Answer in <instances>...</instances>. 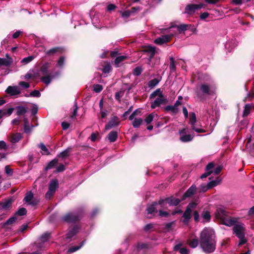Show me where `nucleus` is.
<instances>
[{
  "instance_id": "f257e3e1",
  "label": "nucleus",
  "mask_w": 254,
  "mask_h": 254,
  "mask_svg": "<svg viewBox=\"0 0 254 254\" xmlns=\"http://www.w3.org/2000/svg\"><path fill=\"white\" fill-rule=\"evenodd\" d=\"M215 216L223 224L229 227L234 226L233 232L238 238L245 236L244 224L238 222L237 218L230 216L229 213L224 208H218L215 213Z\"/></svg>"
},
{
  "instance_id": "f03ea898",
  "label": "nucleus",
  "mask_w": 254,
  "mask_h": 254,
  "mask_svg": "<svg viewBox=\"0 0 254 254\" xmlns=\"http://www.w3.org/2000/svg\"><path fill=\"white\" fill-rule=\"evenodd\" d=\"M200 246L206 253L213 252L216 248V237L214 230L210 228H205L200 234Z\"/></svg>"
},
{
  "instance_id": "7ed1b4c3",
  "label": "nucleus",
  "mask_w": 254,
  "mask_h": 254,
  "mask_svg": "<svg viewBox=\"0 0 254 254\" xmlns=\"http://www.w3.org/2000/svg\"><path fill=\"white\" fill-rule=\"evenodd\" d=\"M150 98H155L151 103V108L155 109L161 105H166L168 103L167 97L165 96L160 89H157L153 92L150 95Z\"/></svg>"
},
{
  "instance_id": "20e7f679",
  "label": "nucleus",
  "mask_w": 254,
  "mask_h": 254,
  "mask_svg": "<svg viewBox=\"0 0 254 254\" xmlns=\"http://www.w3.org/2000/svg\"><path fill=\"white\" fill-rule=\"evenodd\" d=\"M215 90L213 85H208L206 83L201 84L197 91V96L198 98H201L202 95H212Z\"/></svg>"
},
{
  "instance_id": "39448f33",
  "label": "nucleus",
  "mask_w": 254,
  "mask_h": 254,
  "mask_svg": "<svg viewBox=\"0 0 254 254\" xmlns=\"http://www.w3.org/2000/svg\"><path fill=\"white\" fill-rule=\"evenodd\" d=\"M190 122L192 129L194 130L195 132L198 133L205 132V129L202 128L201 126L197 122L195 114L194 113H191L190 114Z\"/></svg>"
},
{
  "instance_id": "423d86ee",
  "label": "nucleus",
  "mask_w": 254,
  "mask_h": 254,
  "mask_svg": "<svg viewBox=\"0 0 254 254\" xmlns=\"http://www.w3.org/2000/svg\"><path fill=\"white\" fill-rule=\"evenodd\" d=\"M80 216V214L76 211L70 212L65 215L62 218V219L63 221L68 223L74 222L78 220Z\"/></svg>"
},
{
  "instance_id": "0eeeda50",
  "label": "nucleus",
  "mask_w": 254,
  "mask_h": 254,
  "mask_svg": "<svg viewBox=\"0 0 254 254\" xmlns=\"http://www.w3.org/2000/svg\"><path fill=\"white\" fill-rule=\"evenodd\" d=\"M80 229L79 227L75 226L73 228L69 229L68 232L65 235L64 239L66 243L70 242L72 238L76 235V234L79 232Z\"/></svg>"
},
{
  "instance_id": "6e6552de",
  "label": "nucleus",
  "mask_w": 254,
  "mask_h": 254,
  "mask_svg": "<svg viewBox=\"0 0 254 254\" xmlns=\"http://www.w3.org/2000/svg\"><path fill=\"white\" fill-rule=\"evenodd\" d=\"M204 5L202 3L198 4H190L186 6L185 8V13L191 15L193 14L195 10L203 7Z\"/></svg>"
},
{
  "instance_id": "1a4fd4ad",
  "label": "nucleus",
  "mask_w": 254,
  "mask_h": 254,
  "mask_svg": "<svg viewBox=\"0 0 254 254\" xmlns=\"http://www.w3.org/2000/svg\"><path fill=\"white\" fill-rule=\"evenodd\" d=\"M163 206V204L161 201H159L158 203L154 202L152 204L149 205L147 208V215H150L151 216H148L147 217L149 218H152V216L154 215V213L157 212V209L158 206Z\"/></svg>"
},
{
  "instance_id": "9d476101",
  "label": "nucleus",
  "mask_w": 254,
  "mask_h": 254,
  "mask_svg": "<svg viewBox=\"0 0 254 254\" xmlns=\"http://www.w3.org/2000/svg\"><path fill=\"white\" fill-rule=\"evenodd\" d=\"M175 34V33H171L168 35H163L154 41V43L158 45H162L169 42L171 38Z\"/></svg>"
},
{
  "instance_id": "9b49d317",
  "label": "nucleus",
  "mask_w": 254,
  "mask_h": 254,
  "mask_svg": "<svg viewBox=\"0 0 254 254\" xmlns=\"http://www.w3.org/2000/svg\"><path fill=\"white\" fill-rule=\"evenodd\" d=\"M22 137V134L19 132L11 133L8 137L9 141L12 143L18 142Z\"/></svg>"
},
{
  "instance_id": "f8f14e48",
  "label": "nucleus",
  "mask_w": 254,
  "mask_h": 254,
  "mask_svg": "<svg viewBox=\"0 0 254 254\" xmlns=\"http://www.w3.org/2000/svg\"><path fill=\"white\" fill-rule=\"evenodd\" d=\"M180 134V140L182 142H189L191 141L193 136L190 134H186V129L184 128L179 131Z\"/></svg>"
},
{
  "instance_id": "ddd939ff",
  "label": "nucleus",
  "mask_w": 254,
  "mask_h": 254,
  "mask_svg": "<svg viewBox=\"0 0 254 254\" xmlns=\"http://www.w3.org/2000/svg\"><path fill=\"white\" fill-rule=\"evenodd\" d=\"M180 201L181 200L179 199L171 197L167 198L164 200H162L161 202L163 204V206L165 203H168L171 206H176L180 202Z\"/></svg>"
},
{
  "instance_id": "4468645a",
  "label": "nucleus",
  "mask_w": 254,
  "mask_h": 254,
  "mask_svg": "<svg viewBox=\"0 0 254 254\" xmlns=\"http://www.w3.org/2000/svg\"><path fill=\"white\" fill-rule=\"evenodd\" d=\"M119 124V119L117 117L113 118L105 126V129L109 130L117 126Z\"/></svg>"
},
{
  "instance_id": "2eb2a0df",
  "label": "nucleus",
  "mask_w": 254,
  "mask_h": 254,
  "mask_svg": "<svg viewBox=\"0 0 254 254\" xmlns=\"http://www.w3.org/2000/svg\"><path fill=\"white\" fill-rule=\"evenodd\" d=\"M175 27H176L180 31H186L187 29H190L191 31L193 32L196 29L193 26H192L190 24L189 25V24H181L180 25L174 26H172V27L174 28Z\"/></svg>"
},
{
  "instance_id": "dca6fc26",
  "label": "nucleus",
  "mask_w": 254,
  "mask_h": 254,
  "mask_svg": "<svg viewBox=\"0 0 254 254\" xmlns=\"http://www.w3.org/2000/svg\"><path fill=\"white\" fill-rule=\"evenodd\" d=\"M6 93L11 95H16L20 93L19 88L17 86H8L6 91Z\"/></svg>"
},
{
  "instance_id": "f3484780",
  "label": "nucleus",
  "mask_w": 254,
  "mask_h": 254,
  "mask_svg": "<svg viewBox=\"0 0 254 254\" xmlns=\"http://www.w3.org/2000/svg\"><path fill=\"white\" fill-rule=\"evenodd\" d=\"M33 194L31 191H30L26 194V195L24 197V200L26 202H27L29 204L32 205H35L36 204H37V202L35 201H33Z\"/></svg>"
},
{
  "instance_id": "a211bd4d",
  "label": "nucleus",
  "mask_w": 254,
  "mask_h": 254,
  "mask_svg": "<svg viewBox=\"0 0 254 254\" xmlns=\"http://www.w3.org/2000/svg\"><path fill=\"white\" fill-rule=\"evenodd\" d=\"M196 190V186L195 185H192L185 192L182 200L185 199L187 197H190L192 196L195 192Z\"/></svg>"
},
{
  "instance_id": "6ab92c4d",
  "label": "nucleus",
  "mask_w": 254,
  "mask_h": 254,
  "mask_svg": "<svg viewBox=\"0 0 254 254\" xmlns=\"http://www.w3.org/2000/svg\"><path fill=\"white\" fill-rule=\"evenodd\" d=\"M24 131L26 133H30L32 128L34 127V126L29 125L28 120L26 118H24Z\"/></svg>"
},
{
  "instance_id": "aec40b11",
  "label": "nucleus",
  "mask_w": 254,
  "mask_h": 254,
  "mask_svg": "<svg viewBox=\"0 0 254 254\" xmlns=\"http://www.w3.org/2000/svg\"><path fill=\"white\" fill-rule=\"evenodd\" d=\"M59 187V183L57 180H53L51 181L49 186V190L55 193L56 190Z\"/></svg>"
},
{
  "instance_id": "412c9836",
  "label": "nucleus",
  "mask_w": 254,
  "mask_h": 254,
  "mask_svg": "<svg viewBox=\"0 0 254 254\" xmlns=\"http://www.w3.org/2000/svg\"><path fill=\"white\" fill-rule=\"evenodd\" d=\"M191 212L190 211V208H187L186 211L183 214V222L185 224H188L189 222V220L191 217Z\"/></svg>"
},
{
  "instance_id": "4be33fe9",
  "label": "nucleus",
  "mask_w": 254,
  "mask_h": 254,
  "mask_svg": "<svg viewBox=\"0 0 254 254\" xmlns=\"http://www.w3.org/2000/svg\"><path fill=\"white\" fill-rule=\"evenodd\" d=\"M136 10H139V7H133L131 10H127L124 12H121L122 16L124 18H128L132 13Z\"/></svg>"
},
{
  "instance_id": "5701e85b",
  "label": "nucleus",
  "mask_w": 254,
  "mask_h": 254,
  "mask_svg": "<svg viewBox=\"0 0 254 254\" xmlns=\"http://www.w3.org/2000/svg\"><path fill=\"white\" fill-rule=\"evenodd\" d=\"M38 72H35L34 70H30L24 76V78L26 79H29L30 78H34L37 76Z\"/></svg>"
},
{
  "instance_id": "b1692460",
  "label": "nucleus",
  "mask_w": 254,
  "mask_h": 254,
  "mask_svg": "<svg viewBox=\"0 0 254 254\" xmlns=\"http://www.w3.org/2000/svg\"><path fill=\"white\" fill-rule=\"evenodd\" d=\"M16 110V115L21 116L24 115L27 111V109L23 106H18L15 108Z\"/></svg>"
},
{
  "instance_id": "393cba45",
  "label": "nucleus",
  "mask_w": 254,
  "mask_h": 254,
  "mask_svg": "<svg viewBox=\"0 0 254 254\" xmlns=\"http://www.w3.org/2000/svg\"><path fill=\"white\" fill-rule=\"evenodd\" d=\"M181 245H177L174 247V250L179 251L181 254H188L189 250L186 248H181Z\"/></svg>"
},
{
  "instance_id": "a878e982",
  "label": "nucleus",
  "mask_w": 254,
  "mask_h": 254,
  "mask_svg": "<svg viewBox=\"0 0 254 254\" xmlns=\"http://www.w3.org/2000/svg\"><path fill=\"white\" fill-rule=\"evenodd\" d=\"M53 78V76H52L50 74H48V75H44L43 77H42L41 78V80L43 83H44L45 84L48 85L51 83Z\"/></svg>"
},
{
  "instance_id": "bb28decb",
  "label": "nucleus",
  "mask_w": 254,
  "mask_h": 254,
  "mask_svg": "<svg viewBox=\"0 0 254 254\" xmlns=\"http://www.w3.org/2000/svg\"><path fill=\"white\" fill-rule=\"evenodd\" d=\"M118 136V133L117 131H112L108 135V138L110 142H115Z\"/></svg>"
},
{
  "instance_id": "cd10ccee",
  "label": "nucleus",
  "mask_w": 254,
  "mask_h": 254,
  "mask_svg": "<svg viewBox=\"0 0 254 254\" xmlns=\"http://www.w3.org/2000/svg\"><path fill=\"white\" fill-rule=\"evenodd\" d=\"M158 115L155 113H152L149 114L145 119V122L147 124H150L151 122L153 121V119L156 117L157 118Z\"/></svg>"
},
{
  "instance_id": "c85d7f7f",
  "label": "nucleus",
  "mask_w": 254,
  "mask_h": 254,
  "mask_svg": "<svg viewBox=\"0 0 254 254\" xmlns=\"http://www.w3.org/2000/svg\"><path fill=\"white\" fill-rule=\"evenodd\" d=\"M50 67L49 64L46 63L43 64L40 68V71L42 72L43 75H46L48 74V69Z\"/></svg>"
},
{
  "instance_id": "c756f323",
  "label": "nucleus",
  "mask_w": 254,
  "mask_h": 254,
  "mask_svg": "<svg viewBox=\"0 0 254 254\" xmlns=\"http://www.w3.org/2000/svg\"><path fill=\"white\" fill-rule=\"evenodd\" d=\"M165 110L167 112H171L174 114H176L178 112V108H176L175 106H167L165 107Z\"/></svg>"
},
{
  "instance_id": "7c9ffc66",
  "label": "nucleus",
  "mask_w": 254,
  "mask_h": 254,
  "mask_svg": "<svg viewBox=\"0 0 254 254\" xmlns=\"http://www.w3.org/2000/svg\"><path fill=\"white\" fill-rule=\"evenodd\" d=\"M127 57L126 56H120L116 58L115 60V64L116 67H119V64L126 59H127Z\"/></svg>"
},
{
  "instance_id": "2f4dec72",
  "label": "nucleus",
  "mask_w": 254,
  "mask_h": 254,
  "mask_svg": "<svg viewBox=\"0 0 254 254\" xmlns=\"http://www.w3.org/2000/svg\"><path fill=\"white\" fill-rule=\"evenodd\" d=\"M221 181V179L219 177L217 178L216 180L211 181L208 183V188H212L215 186H216L217 185L219 184Z\"/></svg>"
},
{
  "instance_id": "473e14b6",
  "label": "nucleus",
  "mask_w": 254,
  "mask_h": 254,
  "mask_svg": "<svg viewBox=\"0 0 254 254\" xmlns=\"http://www.w3.org/2000/svg\"><path fill=\"white\" fill-rule=\"evenodd\" d=\"M84 244H85V241H82L81 243L80 246H75V247H72L70 248H69L67 252L71 253H73L74 252H76V251L79 250L84 245Z\"/></svg>"
},
{
  "instance_id": "72a5a7b5",
  "label": "nucleus",
  "mask_w": 254,
  "mask_h": 254,
  "mask_svg": "<svg viewBox=\"0 0 254 254\" xmlns=\"http://www.w3.org/2000/svg\"><path fill=\"white\" fill-rule=\"evenodd\" d=\"M39 147L42 150V153L43 155H49L50 154V152L47 147L43 144L40 143L39 144Z\"/></svg>"
},
{
  "instance_id": "f704fd0d",
  "label": "nucleus",
  "mask_w": 254,
  "mask_h": 254,
  "mask_svg": "<svg viewBox=\"0 0 254 254\" xmlns=\"http://www.w3.org/2000/svg\"><path fill=\"white\" fill-rule=\"evenodd\" d=\"M201 217L206 222L209 221L211 217L210 213L208 211H203L201 214Z\"/></svg>"
},
{
  "instance_id": "c9c22d12",
  "label": "nucleus",
  "mask_w": 254,
  "mask_h": 254,
  "mask_svg": "<svg viewBox=\"0 0 254 254\" xmlns=\"http://www.w3.org/2000/svg\"><path fill=\"white\" fill-rule=\"evenodd\" d=\"M11 64L10 59H6L0 58V65L8 66Z\"/></svg>"
},
{
  "instance_id": "e433bc0d",
  "label": "nucleus",
  "mask_w": 254,
  "mask_h": 254,
  "mask_svg": "<svg viewBox=\"0 0 254 254\" xmlns=\"http://www.w3.org/2000/svg\"><path fill=\"white\" fill-rule=\"evenodd\" d=\"M234 42L233 41H228L226 43L225 47L229 52H230L235 47L234 45Z\"/></svg>"
},
{
  "instance_id": "4c0bfd02",
  "label": "nucleus",
  "mask_w": 254,
  "mask_h": 254,
  "mask_svg": "<svg viewBox=\"0 0 254 254\" xmlns=\"http://www.w3.org/2000/svg\"><path fill=\"white\" fill-rule=\"evenodd\" d=\"M142 123L141 118H135L132 123V125L134 127H138Z\"/></svg>"
},
{
  "instance_id": "58836bf2",
  "label": "nucleus",
  "mask_w": 254,
  "mask_h": 254,
  "mask_svg": "<svg viewBox=\"0 0 254 254\" xmlns=\"http://www.w3.org/2000/svg\"><path fill=\"white\" fill-rule=\"evenodd\" d=\"M159 83V80L157 79L154 78L149 81L148 85L150 88H153L156 86Z\"/></svg>"
},
{
  "instance_id": "ea45409f",
  "label": "nucleus",
  "mask_w": 254,
  "mask_h": 254,
  "mask_svg": "<svg viewBox=\"0 0 254 254\" xmlns=\"http://www.w3.org/2000/svg\"><path fill=\"white\" fill-rule=\"evenodd\" d=\"M12 202V200L11 199H9L8 200L3 202L2 203V208L3 209H8L10 207Z\"/></svg>"
},
{
  "instance_id": "a19ab883",
  "label": "nucleus",
  "mask_w": 254,
  "mask_h": 254,
  "mask_svg": "<svg viewBox=\"0 0 254 254\" xmlns=\"http://www.w3.org/2000/svg\"><path fill=\"white\" fill-rule=\"evenodd\" d=\"M58 161L57 159H54L49 163L46 167V169L48 170L52 168L58 164Z\"/></svg>"
},
{
  "instance_id": "79ce46f5",
  "label": "nucleus",
  "mask_w": 254,
  "mask_h": 254,
  "mask_svg": "<svg viewBox=\"0 0 254 254\" xmlns=\"http://www.w3.org/2000/svg\"><path fill=\"white\" fill-rule=\"evenodd\" d=\"M112 69V67L110 64H106L102 69V71L104 73H109Z\"/></svg>"
},
{
  "instance_id": "37998d69",
  "label": "nucleus",
  "mask_w": 254,
  "mask_h": 254,
  "mask_svg": "<svg viewBox=\"0 0 254 254\" xmlns=\"http://www.w3.org/2000/svg\"><path fill=\"white\" fill-rule=\"evenodd\" d=\"M34 59V57L33 56H28L23 59L21 61V63L24 64H27L31 62Z\"/></svg>"
},
{
  "instance_id": "c03bdc74",
  "label": "nucleus",
  "mask_w": 254,
  "mask_h": 254,
  "mask_svg": "<svg viewBox=\"0 0 254 254\" xmlns=\"http://www.w3.org/2000/svg\"><path fill=\"white\" fill-rule=\"evenodd\" d=\"M251 109V106L250 104H246L245 107V109L243 113V116H247L250 113Z\"/></svg>"
},
{
  "instance_id": "a18cd8bd",
  "label": "nucleus",
  "mask_w": 254,
  "mask_h": 254,
  "mask_svg": "<svg viewBox=\"0 0 254 254\" xmlns=\"http://www.w3.org/2000/svg\"><path fill=\"white\" fill-rule=\"evenodd\" d=\"M68 155H69V149H67L64 150L62 152H61L58 155V156L60 158H62L63 159V158H64L67 157Z\"/></svg>"
},
{
  "instance_id": "49530a36",
  "label": "nucleus",
  "mask_w": 254,
  "mask_h": 254,
  "mask_svg": "<svg viewBox=\"0 0 254 254\" xmlns=\"http://www.w3.org/2000/svg\"><path fill=\"white\" fill-rule=\"evenodd\" d=\"M198 244V241L197 239H194L190 240L189 242L190 246L192 248H195Z\"/></svg>"
},
{
  "instance_id": "de8ad7c7",
  "label": "nucleus",
  "mask_w": 254,
  "mask_h": 254,
  "mask_svg": "<svg viewBox=\"0 0 254 254\" xmlns=\"http://www.w3.org/2000/svg\"><path fill=\"white\" fill-rule=\"evenodd\" d=\"M170 69L171 72H173L176 69V66L175 64V60L173 57H171L170 58Z\"/></svg>"
},
{
  "instance_id": "09e8293b",
  "label": "nucleus",
  "mask_w": 254,
  "mask_h": 254,
  "mask_svg": "<svg viewBox=\"0 0 254 254\" xmlns=\"http://www.w3.org/2000/svg\"><path fill=\"white\" fill-rule=\"evenodd\" d=\"M50 236V234L48 233H46L41 236L40 238L41 241L42 242H45L49 240V238Z\"/></svg>"
},
{
  "instance_id": "8fccbe9b",
  "label": "nucleus",
  "mask_w": 254,
  "mask_h": 254,
  "mask_svg": "<svg viewBox=\"0 0 254 254\" xmlns=\"http://www.w3.org/2000/svg\"><path fill=\"white\" fill-rule=\"evenodd\" d=\"M103 89V87L100 84H95L93 86V90L96 93L100 92Z\"/></svg>"
},
{
  "instance_id": "3c124183",
  "label": "nucleus",
  "mask_w": 254,
  "mask_h": 254,
  "mask_svg": "<svg viewBox=\"0 0 254 254\" xmlns=\"http://www.w3.org/2000/svg\"><path fill=\"white\" fill-rule=\"evenodd\" d=\"M239 239V242L238 244V246L240 247L244 244H245L247 242V239L245 236L242 237L241 238H238Z\"/></svg>"
},
{
  "instance_id": "603ef678",
  "label": "nucleus",
  "mask_w": 254,
  "mask_h": 254,
  "mask_svg": "<svg viewBox=\"0 0 254 254\" xmlns=\"http://www.w3.org/2000/svg\"><path fill=\"white\" fill-rule=\"evenodd\" d=\"M61 51V49L58 47L52 48L47 52V54L48 55L53 54L55 53Z\"/></svg>"
},
{
  "instance_id": "864d4df0",
  "label": "nucleus",
  "mask_w": 254,
  "mask_h": 254,
  "mask_svg": "<svg viewBox=\"0 0 254 254\" xmlns=\"http://www.w3.org/2000/svg\"><path fill=\"white\" fill-rule=\"evenodd\" d=\"M27 211L26 209L25 208H20L16 212V214L19 215V216H22L24 215H25L26 214Z\"/></svg>"
},
{
  "instance_id": "5fc2aeb1",
  "label": "nucleus",
  "mask_w": 254,
  "mask_h": 254,
  "mask_svg": "<svg viewBox=\"0 0 254 254\" xmlns=\"http://www.w3.org/2000/svg\"><path fill=\"white\" fill-rule=\"evenodd\" d=\"M214 167V164L213 163H209L206 167V171L209 172L210 174L213 173V168Z\"/></svg>"
},
{
  "instance_id": "6e6d98bb",
  "label": "nucleus",
  "mask_w": 254,
  "mask_h": 254,
  "mask_svg": "<svg viewBox=\"0 0 254 254\" xmlns=\"http://www.w3.org/2000/svg\"><path fill=\"white\" fill-rule=\"evenodd\" d=\"M142 72V69L140 67L137 66L134 68L133 71V74L134 75H139Z\"/></svg>"
},
{
  "instance_id": "4d7b16f0",
  "label": "nucleus",
  "mask_w": 254,
  "mask_h": 254,
  "mask_svg": "<svg viewBox=\"0 0 254 254\" xmlns=\"http://www.w3.org/2000/svg\"><path fill=\"white\" fill-rule=\"evenodd\" d=\"M148 51L151 54V56L149 58V62L151 61V59L154 56L155 53V48L153 47H150L148 48Z\"/></svg>"
},
{
  "instance_id": "13d9d810",
  "label": "nucleus",
  "mask_w": 254,
  "mask_h": 254,
  "mask_svg": "<svg viewBox=\"0 0 254 254\" xmlns=\"http://www.w3.org/2000/svg\"><path fill=\"white\" fill-rule=\"evenodd\" d=\"M5 173L8 176H11L12 175V173H13L12 170L11 169H10L8 166H5Z\"/></svg>"
},
{
  "instance_id": "bf43d9fd",
  "label": "nucleus",
  "mask_w": 254,
  "mask_h": 254,
  "mask_svg": "<svg viewBox=\"0 0 254 254\" xmlns=\"http://www.w3.org/2000/svg\"><path fill=\"white\" fill-rule=\"evenodd\" d=\"M209 189H210V188H208V184L206 186L204 185H201L199 188L200 191L203 192L206 191Z\"/></svg>"
},
{
  "instance_id": "052dcab7",
  "label": "nucleus",
  "mask_w": 254,
  "mask_h": 254,
  "mask_svg": "<svg viewBox=\"0 0 254 254\" xmlns=\"http://www.w3.org/2000/svg\"><path fill=\"white\" fill-rule=\"evenodd\" d=\"M40 95V92L38 90H34L30 93V96L33 97H39Z\"/></svg>"
},
{
  "instance_id": "680f3d73",
  "label": "nucleus",
  "mask_w": 254,
  "mask_h": 254,
  "mask_svg": "<svg viewBox=\"0 0 254 254\" xmlns=\"http://www.w3.org/2000/svg\"><path fill=\"white\" fill-rule=\"evenodd\" d=\"M124 95V92L122 91L118 92L115 94V98L117 100L120 101V98Z\"/></svg>"
},
{
  "instance_id": "e2e57ef3",
  "label": "nucleus",
  "mask_w": 254,
  "mask_h": 254,
  "mask_svg": "<svg viewBox=\"0 0 254 254\" xmlns=\"http://www.w3.org/2000/svg\"><path fill=\"white\" fill-rule=\"evenodd\" d=\"M16 220V218L15 216L9 218L5 222V225H9L12 224Z\"/></svg>"
},
{
  "instance_id": "0e129e2a",
  "label": "nucleus",
  "mask_w": 254,
  "mask_h": 254,
  "mask_svg": "<svg viewBox=\"0 0 254 254\" xmlns=\"http://www.w3.org/2000/svg\"><path fill=\"white\" fill-rule=\"evenodd\" d=\"M64 63V58L61 57L58 61L57 65L60 67H62Z\"/></svg>"
},
{
  "instance_id": "69168bd1",
  "label": "nucleus",
  "mask_w": 254,
  "mask_h": 254,
  "mask_svg": "<svg viewBox=\"0 0 254 254\" xmlns=\"http://www.w3.org/2000/svg\"><path fill=\"white\" fill-rule=\"evenodd\" d=\"M54 193H55L54 192L48 190V191L47 192V193L45 194V198L47 199H50L52 197V196L54 194Z\"/></svg>"
},
{
  "instance_id": "338daca9",
  "label": "nucleus",
  "mask_w": 254,
  "mask_h": 254,
  "mask_svg": "<svg viewBox=\"0 0 254 254\" xmlns=\"http://www.w3.org/2000/svg\"><path fill=\"white\" fill-rule=\"evenodd\" d=\"M159 215L160 217H168L169 216V213L166 211L159 210Z\"/></svg>"
},
{
  "instance_id": "774afa93",
  "label": "nucleus",
  "mask_w": 254,
  "mask_h": 254,
  "mask_svg": "<svg viewBox=\"0 0 254 254\" xmlns=\"http://www.w3.org/2000/svg\"><path fill=\"white\" fill-rule=\"evenodd\" d=\"M19 85L24 88H28L30 86V85L28 83L24 82V81H20L19 83Z\"/></svg>"
}]
</instances>
